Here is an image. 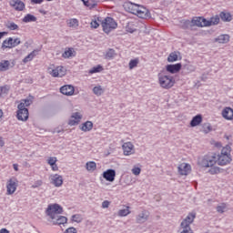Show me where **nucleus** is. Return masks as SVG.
<instances>
[{
    "label": "nucleus",
    "instance_id": "obj_25",
    "mask_svg": "<svg viewBox=\"0 0 233 233\" xmlns=\"http://www.w3.org/2000/svg\"><path fill=\"white\" fill-rule=\"evenodd\" d=\"M201 123H203V116L201 115H197L192 118L190 127H199Z\"/></svg>",
    "mask_w": 233,
    "mask_h": 233
},
{
    "label": "nucleus",
    "instance_id": "obj_15",
    "mask_svg": "<svg viewBox=\"0 0 233 233\" xmlns=\"http://www.w3.org/2000/svg\"><path fill=\"white\" fill-rule=\"evenodd\" d=\"M81 119H83V115L79 112H75L71 115L68 125L70 127H76V125H79V123H81Z\"/></svg>",
    "mask_w": 233,
    "mask_h": 233
},
{
    "label": "nucleus",
    "instance_id": "obj_48",
    "mask_svg": "<svg viewBox=\"0 0 233 233\" xmlns=\"http://www.w3.org/2000/svg\"><path fill=\"white\" fill-rule=\"evenodd\" d=\"M132 174H134V176H139V174H141V168L137 167H134L131 169Z\"/></svg>",
    "mask_w": 233,
    "mask_h": 233
},
{
    "label": "nucleus",
    "instance_id": "obj_19",
    "mask_svg": "<svg viewBox=\"0 0 233 233\" xmlns=\"http://www.w3.org/2000/svg\"><path fill=\"white\" fill-rule=\"evenodd\" d=\"M192 26H198L200 28H203V26H207V19L204 17H194L191 20Z\"/></svg>",
    "mask_w": 233,
    "mask_h": 233
},
{
    "label": "nucleus",
    "instance_id": "obj_17",
    "mask_svg": "<svg viewBox=\"0 0 233 233\" xmlns=\"http://www.w3.org/2000/svg\"><path fill=\"white\" fill-rule=\"evenodd\" d=\"M103 177L106 181H109L110 183H114L116 180V170L114 169H107L103 172Z\"/></svg>",
    "mask_w": 233,
    "mask_h": 233
},
{
    "label": "nucleus",
    "instance_id": "obj_35",
    "mask_svg": "<svg viewBox=\"0 0 233 233\" xmlns=\"http://www.w3.org/2000/svg\"><path fill=\"white\" fill-rule=\"evenodd\" d=\"M128 214H130V207L128 206L125 209H119L117 212V216H119V218H126Z\"/></svg>",
    "mask_w": 233,
    "mask_h": 233
},
{
    "label": "nucleus",
    "instance_id": "obj_53",
    "mask_svg": "<svg viewBox=\"0 0 233 233\" xmlns=\"http://www.w3.org/2000/svg\"><path fill=\"white\" fill-rule=\"evenodd\" d=\"M84 3L85 6H90V0H82Z\"/></svg>",
    "mask_w": 233,
    "mask_h": 233
},
{
    "label": "nucleus",
    "instance_id": "obj_42",
    "mask_svg": "<svg viewBox=\"0 0 233 233\" xmlns=\"http://www.w3.org/2000/svg\"><path fill=\"white\" fill-rule=\"evenodd\" d=\"M226 211H227V203H221L217 207V212H218V214H224V212Z\"/></svg>",
    "mask_w": 233,
    "mask_h": 233
},
{
    "label": "nucleus",
    "instance_id": "obj_41",
    "mask_svg": "<svg viewBox=\"0 0 233 233\" xmlns=\"http://www.w3.org/2000/svg\"><path fill=\"white\" fill-rule=\"evenodd\" d=\"M5 26H6V28H8V30H19V25H17L14 22H7L5 24Z\"/></svg>",
    "mask_w": 233,
    "mask_h": 233
},
{
    "label": "nucleus",
    "instance_id": "obj_38",
    "mask_svg": "<svg viewBox=\"0 0 233 233\" xmlns=\"http://www.w3.org/2000/svg\"><path fill=\"white\" fill-rule=\"evenodd\" d=\"M8 92H10V86H0V97H3V96L8 95Z\"/></svg>",
    "mask_w": 233,
    "mask_h": 233
},
{
    "label": "nucleus",
    "instance_id": "obj_16",
    "mask_svg": "<svg viewBox=\"0 0 233 233\" xmlns=\"http://www.w3.org/2000/svg\"><path fill=\"white\" fill-rule=\"evenodd\" d=\"M51 185L56 187H63V176L59 174H54L49 177Z\"/></svg>",
    "mask_w": 233,
    "mask_h": 233
},
{
    "label": "nucleus",
    "instance_id": "obj_44",
    "mask_svg": "<svg viewBox=\"0 0 233 233\" xmlns=\"http://www.w3.org/2000/svg\"><path fill=\"white\" fill-rule=\"evenodd\" d=\"M168 63H174L175 61H177V53H170V55L167 57Z\"/></svg>",
    "mask_w": 233,
    "mask_h": 233
},
{
    "label": "nucleus",
    "instance_id": "obj_49",
    "mask_svg": "<svg viewBox=\"0 0 233 233\" xmlns=\"http://www.w3.org/2000/svg\"><path fill=\"white\" fill-rule=\"evenodd\" d=\"M90 25L91 28H99V22L97 20H92Z\"/></svg>",
    "mask_w": 233,
    "mask_h": 233
},
{
    "label": "nucleus",
    "instance_id": "obj_43",
    "mask_svg": "<svg viewBox=\"0 0 233 233\" xmlns=\"http://www.w3.org/2000/svg\"><path fill=\"white\" fill-rule=\"evenodd\" d=\"M103 66L101 65H98L96 66H94L89 70V74H97L99 72H103Z\"/></svg>",
    "mask_w": 233,
    "mask_h": 233
},
{
    "label": "nucleus",
    "instance_id": "obj_6",
    "mask_svg": "<svg viewBox=\"0 0 233 233\" xmlns=\"http://www.w3.org/2000/svg\"><path fill=\"white\" fill-rule=\"evenodd\" d=\"M46 214L51 219H56L59 214H63V207L59 206V204H50L46 208Z\"/></svg>",
    "mask_w": 233,
    "mask_h": 233
},
{
    "label": "nucleus",
    "instance_id": "obj_32",
    "mask_svg": "<svg viewBox=\"0 0 233 233\" xmlns=\"http://www.w3.org/2000/svg\"><path fill=\"white\" fill-rule=\"evenodd\" d=\"M93 94L97 96H103V94H105V88L101 86H96L93 88Z\"/></svg>",
    "mask_w": 233,
    "mask_h": 233
},
{
    "label": "nucleus",
    "instance_id": "obj_18",
    "mask_svg": "<svg viewBox=\"0 0 233 233\" xmlns=\"http://www.w3.org/2000/svg\"><path fill=\"white\" fill-rule=\"evenodd\" d=\"M9 5L17 12H23L25 10V3L21 0H10Z\"/></svg>",
    "mask_w": 233,
    "mask_h": 233
},
{
    "label": "nucleus",
    "instance_id": "obj_7",
    "mask_svg": "<svg viewBox=\"0 0 233 233\" xmlns=\"http://www.w3.org/2000/svg\"><path fill=\"white\" fill-rule=\"evenodd\" d=\"M101 25L105 34H110L112 30H116L117 28V23L115 22L112 17H106L102 21Z\"/></svg>",
    "mask_w": 233,
    "mask_h": 233
},
{
    "label": "nucleus",
    "instance_id": "obj_22",
    "mask_svg": "<svg viewBox=\"0 0 233 233\" xmlns=\"http://www.w3.org/2000/svg\"><path fill=\"white\" fill-rule=\"evenodd\" d=\"M230 41V35H220L214 39L215 43H219V45H227Z\"/></svg>",
    "mask_w": 233,
    "mask_h": 233
},
{
    "label": "nucleus",
    "instance_id": "obj_23",
    "mask_svg": "<svg viewBox=\"0 0 233 233\" xmlns=\"http://www.w3.org/2000/svg\"><path fill=\"white\" fill-rule=\"evenodd\" d=\"M167 72H169L170 74H177L179 70H181V64H175V65H167L166 66Z\"/></svg>",
    "mask_w": 233,
    "mask_h": 233
},
{
    "label": "nucleus",
    "instance_id": "obj_13",
    "mask_svg": "<svg viewBox=\"0 0 233 233\" xmlns=\"http://www.w3.org/2000/svg\"><path fill=\"white\" fill-rule=\"evenodd\" d=\"M122 150L124 156H132L133 154H136V147H134V144L132 142H126L122 145Z\"/></svg>",
    "mask_w": 233,
    "mask_h": 233
},
{
    "label": "nucleus",
    "instance_id": "obj_3",
    "mask_svg": "<svg viewBox=\"0 0 233 233\" xmlns=\"http://www.w3.org/2000/svg\"><path fill=\"white\" fill-rule=\"evenodd\" d=\"M31 105L32 99L30 98L21 100L16 114L18 121H28V108H26V106H30Z\"/></svg>",
    "mask_w": 233,
    "mask_h": 233
},
{
    "label": "nucleus",
    "instance_id": "obj_21",
    "mask_svg": "<svg viewBox=\"0 0 233 233\" xmlns=\"http://www.w3.org/2000/svg\"><path fill=\"white\" fill-rule=\"evenodd\" d=\"M222 117L227 119V121H232L233 119V109L232 107H225L222 110Z\"/></svg>",
    "mask_w": 233,
    "mask_h": 233
},
{
    "label": "nucleus",
    "instance_id": "obj_11",
    "mask_svg": "<svg viewBox=\"0 0 233 233\" xmlns=\"http://www.w3.org/2000/svg\"><path fill=\"white\" fill-rule=\"evenodd\" d=\"M196 219V213H189L186 218H184L180 224V228H191L190 225L194 223Z\"/></svg>",
    "mask_w": 233,
    "mask_h": 233
},
{
    "label": "nucleus",
    "instance_id": "obj_50",
    "mask_svg": "<svg viewBox=\"0 0 233 233\" xmlns=\"http://www.w3.org/2000/svg\"><path fill=\"white\" fill-rule=\"evenodd\" d=\"M41 185H43V181L42 180H37L35 182V184L32 186V188H37L38 187H41Z\"/></svg>",
    "mask_w": 233,
    "mask_h": 233
},
{
    "label": "nucleus",
    "instance_id": "obj_60",
    "mask_svg": "<svg viewBox=\"0 0 233 233\" xmlns=\"http://www.w3.org/2000/svg\"><path fill=\"white\" fill-rule=\"evenodd\" d=\"M93 3H99V0H92Z\"/></svg>",
    "mask_w": 233,
    "mask_h": 233
},
{
    "label": "nucleus",
    "instance_id": "obj_27",
    "mask_svg": "<svg viewBox=\"0 0 233 233\" xmlns=\"http://www.w3.org/2000/svg\"><path fill=\"white\" fill-rule=\"evenodd\" d=\"M219 25V15H215L209 20L206 19V26H214Z\"/></svg>",
    "mask_w": 233,
    "mask_h": 233
},
{
    "label": "nucleus",
    "instance_id": "obj_20",
    "mask_svg": "<svg viewBox=\"0 0 233 233\" xmlns=\"http://www.w3.org/2000/svg\"><path fill=\"white\" fill-rule=\"evenodd\" d=\"M61 94L64 96H74L75 88L72 85H66L60 88Z\"/></svg>",
    "mask_w": 233,
    "mask_h": 233
},
{
    "label": "nucleus",
    "instance_id": "obj_37",
    "mask_svg": "<svg viewBox=\"0 0 233 233\" xmlns=\"http://www.w3.org/2000/svg\"><path fill=\"white\" fill-rule=\"evenodd\" d=\"M37 21V18L33 15H26L24 18H23V22L24 23H34Z\"/></svg>",
    "mask_w": 233,
    "mask_h": 233
},
{
    "label": "nucleus",
    "instance_id": "obj_34",
    "mask_svg": "<svg viewBox=\"0 0 233 233\" xmlns=\"http://www.w3.org/2000/svg\"><path fill=\"white\" fill-rule=\"evenodd\" d=\"M10 66V62L8 60H3L0 62V72H6Z\"/></svg>",
    "mask_w": 233,
    "mask_h": 233
},
{
    "label": "nucleus",
    "instance_id": "obj_47",
    "mask_svg": "<svg viewBox=\"0 0 233 233\" xmlns=\"http://www.w3.org/2000/svg\"><path fill=\"white\" fill-rule=\"evenodd\" d=\"M47 163L50 165V167H52V165H56L57 163V157H50L47 159Z\"/></svg>",
    "mask_w": 233,
    "mask_h": 233
},
{
    "label": "nucleus",
    "instance_id": "obj_5",
    "mask_svg": "<svg viewBox=\"0 0 233 233\" xmlns=\"http://www.w3.org/2000/svg\"><path fill=\"white\" fill-rule=\"evenodd\" d=\"M216 153H210L198 159L199 167L202 168H210L216 165Z\"/></svg>",
    "mask_w": 233,
    "mask_h": 233
},
{
    "label": "nucleus",
    "instance_id": "obj_29",
    "mask_svg": "<svg viewBox=\"0 0 233 233\" xmlns=\"http://www.w3.org/2000/svg\"><path fill=\"white\" fill-rule=\"evenodd\" d=\"M68 221V218L65 216H57L56 220L54 222V225H65Z\"/></svg>",
    "mask_w": 233,
    "mask_h": 233
},
{
    "label": "nucleus",
    "instance_id": "obj_1",
    "mask_svg": "<svg viewBox=\"0 0 233 233\" xmlns=\"http://www.w3.org/2000/svg\"><path fill=\"white\" fill-rule=\"evenodd\" d=\"M124 8L126 12H129V14H133L137 15L140 19H150V11L147 9V7L134 4L132 2H126L124 4Z\"/></svg>",
    "mask_w": 233,
    "mask_h": 233
},
{
    "label": "nucleus",
    "instance_id": "obj_39",
    "mask_svg": "<svg viewBox=\"0 0 233 233\" xmlns=\"http://www.w3.org/2000/svg\"><path fill=\"white\" fill-rule=\"evenodd\" d=\"M202 132H204V134H209V132H212V125H210V123H204L202 125Z\"/></svg>",
    "mask_w": 233,
    "mask_h": 233
},
{
    "label": "nucleus",
    "instance_id": "obj_61",
    "mask_svg": "<svg viewBox=\"0 0 233 233\" xmlns=\"http://www.w3.org/2000/svg\"><path fill=\"white\" fill-rule=\"evenodd\" d=\"M187 24L190 23V21H186Z\"/></svg>",
    "mask_w": 233,
    "mask_h": 233
},
{
    "label": "nucleus",
    "instance_id": "obj_9",
    "mask_svg": "<svg viewBox=\"0 0 233 233\" xmlns=\"http://www.w3.org/2000/svg\"><path fill=\"white\" fill-rule=\"evenodd\" d=\"M48 74H50L52 77H63L66 76V68H65V66H58L54 69H52V67H49Z\"/></svg>",
    "mask_w": 233,
    "mask_h": 233
},
{
    "label": "nucleus",
    "instance_id": "obj_58",
    "mask_svg": "<svg viewBox=\"0 0 233 233\" xmlns=\"http://www.w3.org/2000/svg\"><path fill=\"white\" fill-rule=\"evenodd\" d=\"M0 147H5V141L3 140V137H0Z\"/></svg>",
    "mask_w": 233,
    "mask_h": 233
},
{
    "label": "nucleus",
    "instance_id": "obj_26",
    "mask_svg": "<svg viewBox=\"0 0 233 233\" xmlns=\"http://www.w3.org/2000/svg\"><path fill=\"white\" fill-rule=\"evenodd\" d=\"M94 128V123L92 121H86L80 126L82 132H90Z\"/></svg>",
    "mask_w": 233,
    "mask_h": 233
},
{
    "label": "nucleus",
    "instance_id": "obj_59",
    "mask_svg": "<svg viewBox=\"0 0 233 233\" xmlns=\"http://www.w3.org/2000/svg\"><path fill=\"white\" fill-rule=\"evenodd\" d=\"M5 113H3V109H0V119L3 117Z\"/></svg>",
    "mask_w": 233,
    "mask_h": 233
},
{
    "label": "nucleus",
    "instance_id": "obj_8",
    "mask_svg": "<svg viewBox=\"0 0 233 233\" xmlns=\"http://www.w3.org/2000/svg\"><path fill=\"white\" fill-rule=\"evenodd\" d=\"M17 187H19V180H17V178L13 177L9 180H7V183H6L7 196H12V194H15V190H17Z\"/></svg>",
    "mask_w": 233,
    "mask_h": 233
},
{
    "label": "nucleus",
    "instance_id": "obj_31",
    "mask_svg": "<svg viewBox=\"0 0 233 233\" xmlns=\"http://www.w3.org/2000/svg\"><path fill=\"white\" fill-rule=\"evenodd\" d=\"M222 168L219 167H209V170H208V174H210L211 176H216V174H221L222 172Z\"/></svg>",
    "mask_w": 233,
    "mask_h": 233
},
{
    "label": "nucleus",
    "instance_id": "obj_52",
    "mask_svg": "<svg viewBox=\"0 0 233 233\" xmlns=\"http://www.w3.org/2000/svg\"><path fill=\"white\" fill-rule=\"evenodd\" d=\"M51 168L53 172H57V170H59V167H57V164L52 165Z\"/></svg>",
    "mask_w": 233,
    "mask_h": 233
},
{
    "label": "nucleus",
    "instance_id": "obj_40",
    "mask_svg": "<svg viewBox=\"0 0 233 233\" xmlns=\"http://www.w3.org/2000/svg\"><path fill=\"white\" fill-rule=\"evenodd\" d=\"M72 223H81L83 221V215L76 214L71 217Z\"/></svg>",
    "mask_w": 233,
    "mask_h": 233
},
{
    "label": "nucleus",
    "instance_id": "obj_54",
    "mask_svg": "<svg viewBox=\"0 0 233 233\" xmlns=\"http://www.w3.org/2000/svg\"><path fill=\"white\" fill-rule=\"evenodd\" d=\"M13 167H14V170H15V172H19V165L14 164Z\"/></svg>",
    "mask_w": 233,
    "mask_h": 233
},
{
    "label": "nucleus",
    "instance_id": "obj_10",
    "mask_svg": "<svg viewBox=\"0 0 233 233\" xmlns=\"http://www.w3.org/2000/svg\"><path fill=\"white\" fill-rule=\"evenodd\" d=\"M18 45H21V40L19 38L9 37L5 39L2 44V50H6V48H15Z\"/></svg>",
    "mask_w": 233,
    "mask_h": 233
},
{
    "label": "nucleus",
    "instance_id": "obj_12",
    "mask_svg": "<svg viewBox=\"0 0 233 233\" xmlns=\"http://www.w3.org/2000/svg\"><path fill=\"white\" fill-rule=\"evenodd\" d=\"M150 218V212L147 209H143L140 213H138L136 217V221L138 225H143V223H147V221Z\"/></svg>",
    "mask_w": 233,
    "mask_h": 233
},
{
    "label": "nucleus",
    "instance_id": "obj_56",
    "mask_svg": "<svg viewBox=\"0 0 233 233\" xmlns=\"http://www.w3.org/2000/svg\"><path fill=\"white\" fill-rule=\"evenodd\" d=\"M7 32H0V39H3L5 35H7Z\"/></svg>",
    "mask_w": 233,
    "mask_h": 233
},
{
    "label": "nucleus",
    "instance_id": "obj_62",
    "mask_svg": "<svg viewBox=\"0 0 233 233\" xmlns=\"http://www.w3.org/2000/svg\"><path fill=\"white\" fill-rule=\"evenodd\" d=\"M47 1H52V0H47Z\"/></svg>",
    "mask_w": 233,
    "mask_h": 233
},
{
    "label": "nucleus",
    "instance_id": "obj_55",
    "mask_svg": "<svg viewBox=\"0 0 233 233\" xmlns=\"http://www.w3.org/2000/svg\"><path fill=\"white\" fill-rule=\"evenodd\" d=\"M32 3H35V5H41V3H43V0H32Z\"/></svg>",
    "mask_w": 233,
    "mask_h": 233
},
{
    "label": "nucleus",
    "instance_id": "obj_45",
    "mask_svg": "<svg viewBox=\"0 0 233 233\" xmlns=\"http://www.w3.org/2000/svg\"><path fill=\"white\" fill-rule=\"evenodd\" d=\"M114 57H116V51L109 49L106 54V59H114Z\"/></svg>",
    "mask_w": 233,
    "mask_h": 233
},
{
    "label": "nucleus",
    "instance_id": "obj_36",
    "mask_svg": "<svg viewBox=\"0 0 233 233\" xmlns=\"http://www.w3.org/2000/svg\"><path fill=\"white\" fill-rule=\"evenodd\" d=\"M69 28H77L79 26V21L76 18L69 19L67 22Z\"/></svg>",
    "mask_w": 233,
    "mask_h": 233
},
{
    "label": "nucleus",
    "instance_id": "obj_28",
    "mask_svg": "<svg viewBox=\"0 0 233 233\" xmlns=\"http://www.w3.org/2000/svg\"><path fill=\"white\" fill-rule=\"evenodd\" d=\"M219 17L225 23H230V21H232V15H230V13L221 12Z\"/></svg>",
    "mask_w": 233,
    "mask_h": 233
},
{
    "label": "nucleus",
    "instance_id": "obj_30",
    "mask_svg": "<svg viewBox=\"0 0 233 233\" xmlns=\"http://www.w3.org/2000/svg\"><path fill=\"white\" fill-rule=\"evenodd\" d=\"M86 168L87 172H94L97 168V164L94 161H89L86 164Z\"/></svg>",
    "mask_w": 233,
    "mask_h": 233
},
{
    "label": "nucleus",
    "instance_id": "obj_33",
    "mask_svg": "<svg viewBox=\"0 0 233 233\" xmlns=\"http://www.w3.org/2000/svg\"><path fill=\"white\" fill-rule=\"evenodd\" d=\"M37 50H34L33 52H31L28 56H26L24 59H23V63L26 64L30 61H32V59H34V57L35 56H37Z\"/></svg>",
    "mask_w": 233,
    "mask_h": 233
},
{
    "label": "nucleus",
    "instance_id": "obj_2",
    "mask_svg": "<svg viewBox=\"0 0 233 233\" xmlns=\"http://www.w3.org/2000/svg\"><path fill=\"white\" fill-rule=\"evenodd\" d=\"M232 147L230 146H226L221 149L219 154H216L217 164L219 167H226V165H230L232 163Z\"/></svg>",
    "mask_w": 233,
    "mask_h": 233
},
{
    "label": "nucleus",
    "instance_id": "obj_14",
    "mask_svg": "<svg viewBox=\"0 0 233 233\" xmlns=\"http://www.w3.org/2000/svg\"><path fill=\"white\" fill-rule=\"evenodd\" d=\"M177 170L180 176H188L192 172V166L188 163H181L177 167Z\"/></svg>",
    "mask_w": 233,
    "mask_h": 233
},
{
    "label": "nucleus",
    "instance_id": "obj_4",
    "mask_svg": "<svg viewBox=\"0 0 233 233\" xmlns=\"http://www.w3.org/2000/svg\"><path fill=\"white\" fill-rule=\"evenodd\" d=\"M157 76L158 84L160 85L161 88H164L165 90H169V88H172V86L176 85V80L172 76L163 75L160 73Z\"/></svg>",
    "mask_w": 233,
    "mask_h": 233
},
{
    "label": "nucleus",
    "instance_id": "obj_51",
    "mask_svg": "<svg viewBox=\"0 0 233 233\" xmlns=\"http://www.w3.org/2000/svg\"><path fill=\"white\" fill-rule=\"evenodd\" d=\"M108 207H110V201L105 200L102 202V208H108Z\"/></svg>",
    "mask_w": 233,
    "mask_h": 233
},
{
    "label": "nucleus",
    "instance_id": "obj_24",
    "mask_svg": "<svg viewBox=\"0 0 233 233\" xmlns=\"http://www.w3.org/2000/svg\"><path fill=\"white\" fill-rule=\"evenodd\" d=\"M62 57L65 59H69V57H76V50H74L72 47L66 48Z\"/></svg>",
    "mask_w": 233,
    "mask_h": 233
},
{
    "label": "nucleus",
    "instance_id": "obj_57",
    "mask_svg": "<svg viewBox=\"0 0 233 233\" xmlns=\"http://www.w3.org/2000/svg\"><path fill=\"white\" fill-rule=\"evenodd\" d=\"M0 233H10V231H8L6 228H2L0 229Z\"/></svg>",
    "mask_w": 233,
    "mask_h": 233
},
{
    "label": "nucleus",
    "instance_id": "obj_46",
    "mask_svg": "<svg viewBox=\"0 0 233 233\" xmlns=\"http://www.w3.org/2000/svg\"><path fill=\"white\" fill-rule=\"evenodd\" d=\"M139 65V59H133L129 62V70L136 68Z\"/></svg>",
    "mask_w": 233,
    "mask_h": 233
}]
</instances>
